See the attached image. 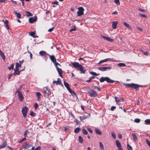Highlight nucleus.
<instances>
[{
    "label": "nucleus",
    "mask_w": 150,
    "mask_h": 150,
    "mask_svg": "<svg viewBox=\"0 0 150 150\" xmlns=\"http://www.w3.org/2000/svg\"><path fill=\"white\" fill-rule=\"evenodd\" d=\"M71 64L74 67L80 71H81V73H85L86 70L83 69L84 68H83V66L80 64L79 63L75 62L74 63H72Z\"/></svg>",
    "instance_id": "obj_1"
},
{
    "label": "nucleus",
    "mask_w": 150,
    "mask_h": 150,
    "mask_svg": "<svg viewBox=\"0 0 150 150\" xmlns=\"http://www.w3.org/2000/svg\"><path fill=\"white\" fill-rule=\"evenodd\" d=\"M124 85L128 88L131 87L132 88L134 89L136 91H138V88L139 87H142L143 86L139 85L137 84L134 83H125Z\"/></svg>",
    "instance_id": "obj_2"
},
{
    "label": "nucleus",
    "mask_w": 150,
    "mask_h": 150,
    "mask_svg": "<svg viewBox=\"0 0 150 150\" xmlns=\"http://www.w3.org/2000/svg\"><path fill=\"white\" fill-rule=\"evenodd\" d=\"M105 81H106L108 83H112L115 81L111 79L109 77H102L100 79V81L101 83Z\"/></svg>",
    "instance_id": "obj_3"
},
{
    "label": "nucleus",
    "mask_w": 150,
    "mask_h": 150,
    "mask_svg": "<svg viewBox=\"0 0 150 150\" xmlns=\"http://www.w3.org/2000/svg\"><path fill=\"white\" fill-rule=\"evenodd\" d=\"M28 110V108L26 106L23 107L21 110V112L24 117H25L27 114V112Z\"/></svg>",
    "instance_id": "obj_4"
},
{
    "label": "nucleus",
    "mask_w": 150,
    "mask_h": 150,
    "mask_svg": "<svg viewBox=\"0 0 150 150\" xmlns=\"http://www.w3.org/2000/svg\"><path fill=\"white\" fill-rule=\"evenodd\" d=\"M89 96L92 97H96L97 96V94L96 91L93 90H90L88 92Z\"/></svg>",
    "instance_id": "obj_5"
},
{
    "label": "nucleus",
    "mask_w": 150,
    "mask_h": 150,
    "mask_svg": "<svg viewBox=\"0 0 150 150\" xmlns=\"http://www.w3.org/2000/svg\"><path fill=\"white\" fill-rule=\"evenodd\" d=\"M111 69V67H98V69L102 71H106L108 70H110Z\"/></svg>",
    "instance_id": "obj_6"
},
{
    "label": "nucleus",
    "mask_w": 150,
    "mask_h": 150,
    "mask_svg": "<svg viewBox=\"0 0 150 150\" xmlns=\"http://www.w3.org/2000/svg\"><path fill=\"white\" fill-rule=\"evenodd\" d=\"M16 93H18V96L20 100L21 101H22L24 98L21 92L18 90H17Z\"/></svg>",
    "instance_id": "obj_7"
},
{
    "label": "nucleus",
    "mask_w": 150,
    "mask_h": 150,
    "mask_svg": "<svg viewBox=\"0 0 150 150\" xmlns=\"http://www.w3.org/2000/svg\"><path fill=\"white\" fill-rule=\"evenodd\" d=\"M84 9L82 7H80L79 8V11L77 12V16H80L83 14Z\"/></svg>",
    "instance_id": "obj_8"
},
{
    "label": "nucleus",
    "mask_w": 150,
    "mask_h": 150,
    "mask_svg": "<svg viewBox=\"0 0 150 150\" xmlns=\"http://www.w3.org/2000/svg\"><path fill=\"white\" fill-rule=\"evenodd\" d=\"M32 146V145L25 142L24 144L23 145V147L24 149H27Z\"/></svg>",
    "instance_id": "obj_9"
},
{
    "label": "nucleus",
    "mask_w": 150,
    "mask_h": 150,
    "mask_svg": "<svg viewBox=\"0 0 150 150\" xmlns=\"http://www.w3.org/2000/svg\"><path fill=\"white\" fill-rule=\"evenodd\" d=\"M37 19V17L36 16H35L34 17L30 18L29 19V22L32 23L34 22H35Z\"/></svg>",
    "instance_id": "obj_10"
},
{
    "label": "nucleus",
    "mask_w": 150,
    "mask_h": 150,
    "mask_svg": "<svg viewBox=\"0 0 150 150\" xmlns=\"http://www.w3.org/2000/svg\"><path fill=\"white\" fill-rule=\"evenodd\" d=\"M53 83H56L57 85H59L62 86H63V85L62 83L61 79L59 78L57 79V81H54L53 82Z\"/></svg>",
    "instance_id": "obj_11"
},
{
    "label": "nucleus",
    "mask_w": 150,
    "mask_h": 150,
    "mask_svg": "<svg viewBox=\"0 0 150 150\" xmlns=\"http://www.w3.org/2000/svg\"><path fill=\"white\" fill-rule=\"evenodd\" d=\"M101 36L104 39H105L108 41L113 42L114 41V40L113 39L110 38L108 37L105 36L103 35H102Z\"/></svg>",
    "instance_id": "obj_12"
},
{
    "label": "nucleus",
    "mask_w": 150,
    "mask_h": 150,
    "mask_svg": "<svg viewBox=\"0 0 150 150\" xmlns=\"http://www.w3.org/2000/svg\"><path fill=\"white\" fill-rule=\"evenodd\" d=\"M21 72V71H19V68H17L16 67V68L15 67L13 73V76H15L17 74H19Z\"/></svg>",
    "instance_id": "obj_13"
},
{
    "label": "nucleus",
    "mask_w": 150,
    "mask_h": 150,
    "mask_svg": "<svg viewBox=\"0 0 150 150\" xmlns=\"http://www.w3.org/2000/svg\"><path fill=\"white\" fill-rule=\"evenodd\" d=\"M109 61H112V59L110 58H106L105 59H103L100 61L98 63V64H100Z\"/></svg>",
    "instance_id": "obj_14"
},
{
    "label": "nucleus",
    "mask_w": 150,
    "mask_h": 150,
    "mask_svg": "<svg viewBox=\"0 0 150 150\" xmlns=\"http://www.w3.org/2000/svg\"><path fill=\"white\" fill-rule=\"evenodd\" d=\"M48 55L49 56L51 60L53 63L56 62V59L54 55H50L49 54Z\"/></svg>",
    "instance_id": "obj_15"
},
{
    "label": "nucleus",
    "mask_w": 150,
    "mask_h": 150,
    "mask_svg": "<svg viewBox=\"0 0 150 150\" xmlns=\"http://www.w3.org/2000/svg\"><path fill=\"white\" fill-rule=\"evenodd\" d=\"M56 69L60 76L62 78H63V76L62 75V69H61L59 68L58 67H57Z\"/></svg>",
    "instance_id": "obj_16"
},
{
    "label": "nucleus",
    "mask_w": 150,
    "mask_h": 150,
    "mask_svg": "<svg viewBox=\"0 0 150 150\" xmlns=\"http://www.w3.org/2000/svg\"><path fill=\"white\" fill-rule=\"evenodd\" d=\"M115 143L116 146L118 149L122 148L121 144L118 140H116L115 141Z\"/></svg>",
    "instance_id": "obj_17"
},
{
    "label": "nucleus",
    "mask_w": 150,
    "mask_h": 150,
    "mask_svg": "<svg viewBox=\"0 0 150 150\" xmlns=\"http://www.w3.org/2000/svg\"><path fill=\"white\" fill-rule=\"evenodd\" d=\"M13 13L15 15H16L17 18H21V14L20 13H17L16 11H14Z\"/></svg>",
    "instance_id": "obj_18"
},
{
    "label": "nucleus",
    "mask_w": 150,
    "mask_h": 150,
    "mask_svg": "<svg viewBox=\"0 0 150 150\" xmlns=\"http://www.w3.org/2000/svg\"><path fill=\"white\" fill-rule=\"evenodd\" d=\"M118 23L117 21H113L112 23V27L114 29L116 28Z\"/></svg>",
    "instance_id": "obj_19"
},
{
    "label": "nucleus",
    "mask_w": 150,
    "mask_h": 150,
    "mask_svg": "<svg viewBox=\"0 0 150 150\" xmlns=\"http://www.w3.org/2000/svg\"><path fill=\"white\" fill-rule=\"evenodd\" d=\"M64 84L65 87L67 88V90L68 91L71 88L69 86V85L68 83L65 82V81H64Z\"/></svg>",
    "instance_id": "obj_20"
},
{
    "label": "nucleus",
    "mask_w": 150,
    "mask_h": 150,
    "mask_svg": "<svg viewBox=\"0 0 150 150\" xmlns=\"http://www.w3.org/2000/svg\"><path fill=\"white\" fill-rule=\"evenodd\" d=\"M123 24L127 27L129 29H131V27L129 24H127L126 22H123Z\"/></svg>",
    "instance_id": "obj_21"
},
{
    "label": "nucleus",
    "mask_w": 150,
    "mask_h": 150,
    "mask_svg": "<svg viewBox=\"0 0 150 150\" xmlns=\"http://www.w3.org/2000/svg\"><path fill=\"white\" fill-rule=\"evenodd\" d=\"M7 143L6 142H4L1 144L0 145V149L3 148H4L6 145Z\"/></svg>",
    "instance_id": "obj_22"
},
{
    "label": "nucleus",
    "mask_w": 150,
    "mask_h": 150,
    "mask_svg": "<svg viewBox=\"0 0 150 150\" xmlns=\"http://www.w3.org/2000/svg\"><path fill=\"white\" fill-rule=\"evenodd\" d=\"M132 136L133 137V138L134 139V141H136L137 140V137L136 134L134 133H133L132 134Z\"/></svg>",
    "instance_id": "obj_23"
},
{
    "label": "nucleus",
    "mask_w": 150,
    "mask_h": 150,
    "mask_svg": "<svg viewBox=\"0 0 150 150\" xmlns=\"http://www.w3.org/2000/svg\"><path fill=\"white\" fill-rule=\"evenodd\" d=\"M39 54L41 56H44L46 54V52L44 51H40Z\"/></svg>",
    "instance_id": "obj_24"
},
{
    "label": "nucleus",
    "mask_w": 150,
    "mask_h": 150,
    "mask_svg": "<svg viewBox=\"0 0 150 150\" xmlns=\"http://www.w3.org/2000/svg\"><path fill=\"white\" fill-rule=\"evenodd\" d=\"M68 91L72 96L74 95L75 96H76V94L74 91H72L71 88Z\"/></svg>",
    "instance_id": "obj_25"
},
{
    "label": "nucleus",
    "mask_w": 150,
    "mask_h": 150,
    "mask_svg": "<svg viewBox=\"0 0 150 150\" xmlns=\"http://www.w3.org/2000/svg\"><path fill=\"white\" fill-rule=\"evenodd\" d=\"M95 132L97 134L99 135H101L102 134V133L98 129H95Z\"/></svg>",
    "instance_id": "obj_26"
},
{
    "label": "nucleus",
    "mask_w": 150,
    "mask_h": 150,
    "mask_svg": "<svg viewBox=\"0 0 150 150\" xmlns=\"http://www.w3.org/2000/svg\"><path fill=\"white\" fill-rule=\"evenodd\" d=\"M81 130V129L78 127L76 128L74 130V132L76 133H78Z\"/></svg>",
    "instance_id": "obj_27"
},
{
    "label": "nucleus",
    "mask_w": 150,
    "mask_h": 150,
    "mask_svg": "<svg viewBox=\"0 0 150 150\" xmlns=\"http://www.w3.org/2000/svg\"><path fill=\"white\" fill-rule=\"evenodd\" d=\"M0 55L1 56L3 60H5V56L4 55V53L3 52H2V53H0Z\"/></svg>",
    "instance_id": "obj_28"
},
{
    "label": "nucleus",
    "mask_w": 150,
    "mask_h": 150,
    "mask_svg": "<svg viewBox=\"0 0 150 150\" xmlns=\"http://www.w3.org/2000/svg\"><path fill=\"white\" fill-rule=\"evenodd\" d=\"M79 140L80 143H83V138L81 136L79 137Z\"/></svg>",
    "instance_id": "obj_29"
},
{
    "label": "nucleus",
    "mask_w": 150,
    "mask_h": 150,
    "mask_svg": "<svg viewBox=\"0 0 150 150\" xmlns=\"http://www.w3.org/2000/svg\"><path fill=\"white\" fill-rule=\"evenodd\" d=\"M30 133V132L28 130L25 131L24 133V137L26 138V137L27 136L28 134Z\"/></svg>",
    "instance_id": "obj_30"
},
{
    "label": "nucleus",
    "mask_w": 150,
    "mask_h": 150,
    "mask_svg": "<svg viewBox=\"0 0 150 150\" xmlns=\"http://www.w3.org/2000/svg\"><path fill=\"white\" fill-rule=\"evenodd\" d=\"M146 125H150V119H147L144 121Z\"/></svg>",
    "instance_id": "obj_31"
},
{
    "label": "nucleus",
    "mask_w": 150,
    "mask_h": 150,
    "mask_svg": "<svg viewBox=\"0 0 150 150\" xmlns=\"http://www.w3.org/2000/svg\"><path fill=\"white\" fill-rule=\"evenodd\" d=\"M117 65L120 67H124L126 66V64L124 63H119Z\"/></svg>",
    "instance_id": "obj_32"
},
{
    "label": "nucleus",
    "mask_w": 150,
    "mask_h": 150,
    "mask_svg": "<svg viewBox=\"0 0 150 150\" xmlns=\"http://www.w3.org/2000/svg\"><path fill=\"white\" fill-rule=\"evenodd\" d=\"M36 94L37 96L38 99H39L40 98V96H41V93L39 92H36Z\"/></svg>",
    "instance_id": "obj_33"
},
{
    "label": "nucleus",
    "mask_w": 150,
    "mask_h": 150,
    "mask_svg": "<svg viewBox=\"0 0 150 150\" xmlns=\"http://www.w3.org/2000/svg\"><path fill=\"white\" fill-rule=\"evenodd\" d=\"M14 65L13 64H11L10 67H8V69L9 70H10L11 69H13L14 68Z\"/></svg>",
    "instance_id": "obj_34"
},
{
    "label": "nucleus",
    "mask_w": 150,
    "mask_h": 150,
    "mask_svg": "<svg viewBox=\"0 0 150 150\" xmlns=\"http://www.w3.org/2000/svg\"><path fill=\"white\" fill-rule=\"evenodd\" d=\"M82 132L83 134L85 135H87L88 134L87 131L84 128L82 129Z\"/></svg>",
    "instance_id": "obj_35"
},
{
    "label": "nucleus",
    "mask_w": 150,
    "mask_h": 150,
    "mask_svg": "<svg viewBox=\"0 0 150 150\" xmlns=\"http://www.w3.org/2000/svg\"><path fill=\"white\" fill-rule=\"evenodd\" d=\"M2 22L4 23L5 25L8 24V20H4V19H3L2 20Z\"/></svg>",
    "instance_id": "obj_36"
},
{
    "label": "nucleus",
    "mask_w": 150,
    "mask_h": 150,
    "mask_svg": "<svg viewBox=\"0 0 150 150\" xmlns=\"http://www.w3.org/2000/svg\"><path fill=\"white\" fill-rule=\"evenodd\" d=\"M127 148L128 150H132V147L129 144H127Z\"/></svg>",
    "instance_id": "obj_37"
},
{
    "label": "nucleus",
    "mask_w": 150,
    "mask_h": 150,
    "mask_svg": "<svg viewBox=\"0 0 150 150\" xmlns=\"http://www.w3.org/2000/svg\"><path fill=\"white\" fill-rule=\"evenodd\" d=\"M90 73L91 74L93 75H95V76H97L99 75V74H97L96 72H94L93 71L90 72Z\"/></svg>",
    "instance_id": "obj_38"
},
{
    "label": "nucleus",
    "mask_w": 150,
    "mask_h": 150,
    "mask_svg": "<svg viewBox=\"0 0 150 150\" xmlns=\"http://www.w3.org/2000/svg\"><path fill=\"white\" fill-rule=\"evenodd\" d=\"M25 12L27 13V16H32L33 15V14L32 13L30 12L29 11H26Z\"/></svg>",
    "instance_id": "obj_39"
},
{
    "label": "nucleus",
    "mask_w": 150,
    "mask_h": 150,
    "mask_svg": "<svg viewBox=\"0 0 150 150\" xmlns=\"http://www.w3.org/2000/svg\"><path fill=\"white\" fill-rule=\"evenodd\" d=\"M114 2L117 5H120L119 0H114Z\"/></svg>",
    "instance_id": "obj_40"
},
{
    "label": "nucleus",
    "mask_w": 150,
    "mask_h": 150,
    "mask_svg": "<svg viewBox=\"0 0 150 150\" xmlns=\"http://www.w3.org/2000/svg\"><path fill=\"white\" fill-rule=\"evenodd\" d=\"M73 27L74 28H72L69 31L70 32H71L72 31H75L76 30V28L75 26H73Z\"/></svg>",
    "instance_id": "obj_41"
},
{
    "label": "nucleus",
    "mask_w": 150,
    "mask_h": 150,
    "mask_svg": "<svg viewBox=\"0 0 150 150\" xmlns=\"http://www.w3.org/2000/svg\"><path fill=\"white\" fill-rule=\"evenodd\" d=\"M35 32H30V33L29 35H31V36L33 38V36H34L35 35Z\"/></svg>",
    "instance_id": "obj_42"
},
{
    "label": "nucleus",
    "mask_w": 150,
    "mask_h": 150,
    "mask_svg": "<svg viewBox=\"0 0 150 150\" xmlns=\"http://www.w3.org/2000/svg\"><path fill=\"white\" fill-rule=\"evenodd\" d=\"M140 119H138V118L135 119V120H134V122H135L137 123H138L139 122H140Z\"/></svg>",
    "instance_id": "obj_43"
},
{
    "label": "nucleus",
    "mask_w": 150,
    "mask_h": 150,
    "mask_svg": "<svg viewBox=\"0 0 150 150\" xmlns=\"http://www.w3.org/2000/svg\"><path fill=\"white\" fill-rule=\"evenodd\" d=\"M99 144H100V148L102 150L103 149L104 146H103V144L101 142H100Z\"/></svg>",
    "instance_id": "obj_44"
},
{
    "label": "nucleus",
    "mask_w": 150,
    "mask_h": 150,
    "mask_svg": "<svg viewBox=\"0 0 150 150\" xmlns=\"http://www.w3.org/2000/svg\"><path fill=\"white\" fill-rule=\"evenodd\" d=\"M30 115L33 117L35 116V114L32 111L30 112Z\"/></svg>",
    "instance_id": "obj_45"
},
{
    "label": "nucleus",
    "mask_w": 150,
    "mask_h": 150,
    "mask_svg": "<svg viewBox=\"0 0 150 150\" xmlns=\"http://www.w3.org/2000/svg\"><path fill=\"white\" fill-rule=\"evenodd\" d=\"M21 67V64H19V63L18 62H16V65L15 67L16 68L17 67V68H18V67Z\"/></svg>",
    "instance_id": "obj_46"
},
{
    "label": "nucleus",
    "mask_w": 150,
    "mask_h": 150,
    "mask_svg": "<svg viewBox=\"0 0 150 150\" xmlns=\"http://www.w3.org/2000/svg\"><path fill=\"white\" fill-rule=\"evenodd\" d=\"M26 139V138L24 137L21 140L19 141V142L20 143H22L24 141H25Z\"/></svg>",
    "instance_id": "obj_47"
},
{
    "label": "nucleus",
    "mask_w": 150,
    "mask_h": 150,
    "mask_svg": "<svg viewBox=\"0 0 150 150\" xmlns=\"http://www.w3.org/2000/svg\"><path fill=\"white\" fill-rule=\"evenodd\" d=\"M53 63L54 64L55 66L56 67V68H57V67H58L57 66V65H58L60 66V65L59 63H58V62H57V61H56V62H55V63Z\"/></svg>",
    "instance_id": "obj_48"
},
{
    "label": "nucleus",
    "mask_w": 150,
    "mask_h": 150,
    "mask_svg": "<svg viewBox=\"0 0 150 150\" xmlns=\"http://www.w3.org/2000/svg\"><path fill=\"white\" fill-rule=\"evenodd\" d=\"M94 88L95 89H97L98 91H100V87L99 86H95Z\"/></svg>",
    "instance_id": "obj_49"
},
{
    "label": "nucleus",
    "mask_w": 150,
    "mask_h": 150,
    "mask_svg": "<svg viewBox=\"0 0 150 150\" xmlns=\"http://www.w3.org/2000/svg\"><path fill=\"white\" fill-rule=\"evenodd\" d=\"M146 142L149 146L150 147V142L148 139H146Z\"/></svg>",
    "instance_id": "obj_50"
},
{
    "label": "nucleus",
    "mask_w": 150,
    "mask_h": 150,
    "mask_svg": "<svg viewBox=\"0 0 150 150\" xmlns=\"http://www.w3.org/2000/svg\"><path fill=\"white\" fill-rule=\"evenodd\" d=\"M111 135L114 139H115L116 138V135L115 133L112 132L111 133Z\"/></svg>",
    "instance_id": "obj_51"
},
{
    "label": "nucleus",
    "mask_w": 150,
    "mask_h": 150,
    "mask_svg": "<svg viewBox=\"0 0 150 150\" xmlns=\"http://www.w3.org/2000/svg\"><path fill=\"white\" fill-rule=\"evenodd\" d=\"M139 15L140 16L142 17H144V18H146V16L145 14H141V13H139Z\"/></svg>",
    "instance_id": "obj_52"
},
{
    "label": "nucleus",
    "mask_w": 150,
    "mask_h": 150,
    "mask_svg": "<svg viewBox=\"0 0 150 150\" xmlns=\"http://www.w3.org/2000/svg\"><path fill=\"white\" fill-rule=\"evenodd\" d=\"M116 108L115 106H112L110 110L112 111H113L116 109Z\"/></svg>",
    "instance_id": "obj_53"
},
{
    "label": "nucleus",
    "mask_w": 150,
    "mask_h": 150,
    "mask_svg": "<svg viewBox=\"0 0 150 150\" xmlns=\"http://www.w3.org/2000/svg\"><path fill=\"white\" fill-rule=\"evenodd\" d=\"M54 27H52V28H50L48 30V31L49 32H52L54 30Z\"/></svg>",
    "instance_id": "obj_54"
},
{
    "label": "nucleus",
    "mask_w": 150,
    "mask_h": 150,
    "mask_svg": "<svg viewBox=\"0 0 150 150\" xmlns=\"http://www.w3.org/2000/svg\"><path fill=\"white\" fill-rule=\"evenodd\" d=\"M47 96L49 97L50 96V95L51 94V92L49 90H47Z\"/></svg>",
    "instance_id": "obj_55"
},
{
    "label": "nucleus",
    "mask_w": 150,
    "mask_h": 150,
    "mask_svg": "<svg viewBox=\"0 0 150 150\" xmlns=\"http://www.w3.org/2000/svg\"><path fill=\"white\" fill-rule=\"evenodd\" d=\"M118 138L120 139L122 138V135L121 133H119L118 134Z\"/></svg>",
    "instance_id": "obj_56"
},
{
    "label": "nucleus",
    "mask_w": 150,
    "mask_h": 150,
    "mask_svg": "<svg viewBox=\"0 0 150 150\" xmlns=\"http://www.w3.org/2000/svg\"><path fill=\"white\" fill-rule=\"evenodd\" d=\"M38 103H35V104L34 107H35V109H37V108L38 107Z\"/></svg>",
    "instance_id": "obj_57"
},
{
    "label": "nucleus",
    "mask_w": 150,
    "mask_h": 150,
    "mask_svg": "<svg viewBox=\"0 0 150 150\" xmlns=\"http://www.w3.org/2000/svg\"><path fill=\"white\" fill-rule=\"evenodd\" d=\"M142 51L143 52L144 54L146 56H148L149 55V53L147 52H143L142 50Z\"/></svg>",
    "instance_id": "obj_58"
},
{
    "label": "nucleus",
    "mask_w": 150,
    "mask_h": 150,
    "mask_svg": "<svg viewBox=\"0 0 150 150\" xmlns=\"http://www.w3.org/2000/svg\"><path fill=\"white\" fill-rule=\"evenodd\" d=\"M52 4H55L57 5H58L59 4V2L57 1L53 2L52 3Z\"/></svg>",
    "instance_id": "obj_59"
},
{
    "label": "nucleus",
    "mask_w": 150,
    "mask_h": 150,
    "mask_svg": "<svg viewBox=\"0 0 150 150\" xmlns=\"http://www.w3.org/2000/svg\"><path fill=\"white\" fill-rule=\"evenodd\" d=\"M87 130L90 133H92L93 131L92 130H91L90 128H87Z\"/></svg>",
    "instance_id": "obj_60"
},
{
    "label": "nucleus",
    "mask_w": 150,
    "mask_h": 150,
    "mask_svg": "<svg viewBox=\"0 0 150 150\" xmlns=\"http://www.w3.org/2000/svg\"><path fill=\"white\" fill-rule=\"evenodd\" d=\"M124 101V98H121V99H119V100H118V102H119L120 101L123 102Z\"/></svg>",
    "instance_id": "obj_61"
},
{
    "label": "nucleus",
    "mask_w": 150,
    "mask_h": 150,
    "mask_svg": "<svg viewBox=\"0 0 150 150\" xmlns=\"http://www.w3.org/2000/svg\"><path fill=\"white\" fill-rule=\"evenodd\" d=\"M42 91L44 93V96H46V94H47V91L46 90H42Z\"/></svg>",
    "instance_id": "obj_62"
},
{
    "label": "nucleus",
    "mask_w": 150,
    "mask_h": 150,
    "mask_svg": "<svg viewBox=\"0 0 150 150\" xmlns=\"http://www.w3.org/2000/svg\"><path fill=\"white\" fill-rule=\"evenodd\" d=\"M92 79L90 78V77L89 78V80H87L86 81L87 82H88V83H90V82H91V81H92Z\"/></svg>",
    "instance_id": "obj_63"
},
{
    "label": "nucleus",
    "mask_w": 150,
    "mask_h": 150,
    "mask_svg": "<svg viewBox=\"0 0 150 150\" xmlns=\"http://www.w3.org/2000/svg\"><path fill=\"white\" fill-rule=\"evenodd\" d=\"M40 147L39 146L37 147L35 149V150H40Z\"/></svg>",
    "instance_id": "obj_64"
}]
</instances>
